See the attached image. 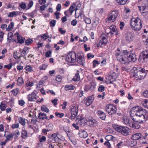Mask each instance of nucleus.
<instances>
[{
	"label": "nucleus",
	"mask_w": 148,
	"mask_h": 148,
	"mask_svg": "<svg viewBox=\"0 0 148 148\" xmlns=\"http://www.w3.org/2000/svg\"><path fill=\"white\" fill-rule=\"evenodd\" d=\"M99 18L98 17H95V18L94 20L93 23L96 25L98 24L99 23Z\"/></svg>",
	"instance_id": "obj_48"
},
{
	"label": "nucleus",
	"mask_w": 148,
	"mask_h": 148,
	"mask_svg": "<svg viewBox=\"0 0 148 148\" xmlns=\"http://www.w3.org/2000/svg\"><path fill=\"white\" fill-rule=\"evenodd\" d=\"M38 118L40 119L44 120L45 119H47L48 117L47 116L46 114L44 113H40L38 114Z\"/></svg>",
	"instance_id": "obj_25"
},
{
	"label": "nucleus",
	"mask_w": 148,
	"mask_h": 148,
	"mask_svg": "<svg viewBox=\"0 0 148 148\" xmlns=\"http://www.w3.org/2000/svg\"><path fill=\"white\" fill-rule=\"evenodd\" d=\"M130 53V52L127 51L126 50L123 51V55H125L127 57V56H128Z\"/></svg>",
	"instance_id": "obj_52"
},
{
	"label": "nucleus",
	"mask_w": 148,
	"mask_h": 148,
	"mask_svg": "<svg viewBox=\"0 0 148 148\" xmlns=\"http://www.w3.org/2000/svg\"><path fill=\"white\" fill-rule=\"evenodd\" d=\"M148 59V50H145L140 54L138 59L139 62L145 63L147 62Z\"/></svg>",
	"instance_id": "obj_6"
},
{
	"label": "nucleus",
	"mask_w": 148,
	"mask_h": 148,
	"mask_svg": "<svg viewBox=\"0 0 148 148\" xmlns=\"http://www.w3.org/2000/svg\"><path fill=\"white\" fill-rule=\"evenodd\" d=\"M21 137L23 138H25L27 137V133L25 130H23L21 133Z\"/></svg>",
	"instance_id": "obj_32"
},
{
	"label": "nucleus",
	"mask_w": 148,
	"mask_h": 148,
	"mask_svg": "<svg viewBox=\"0 0 148 148\" xmlns=\"http://www.w3.org/2000/svg\"><path fill=\"white\" fill-rule=\"evenodd\" d=\"M12 66V64L11 63H10L8 64L5 65H4V67L5 68H7L9 70L11 69Z\"/></svg>",
	"instance_id": "obj_43"
},
{
	"label": "nucleus",
	"mask_w": 148,
	"mask_h": 148,
	"mask_svg": "<svg viewBox=\"0 0 148 148\" xmlns=\"http://www.w3.org/2000/svg\"><path fill=\"white\" fill-rule=\"evenodd\" d=\"M143 95L145 97H148V90L144 91L143 93Z\"/></svg>",
	"instance_id": "obj_64"
},
{
	"label": "nucleus",
	"mask_w": 148,
	"mask_h": 148,
	"mask_svg": "<svg viewBox=\"0 0 148 148\" xmlns=\"http://www.w3.org/2000/svg\"><path fill=\"white\" fill-rule=\"evenodd\" d=\"M96 86V84L95 82H90V85H86L85 86L84 91L86 92L89 90L92 91L95 89Z\"/></svg>",
	"instance_id": "obj_11"
},
{
	"label": "nucleus",
	"mask_w": 148,
	"mask_h": 148,
	"mask_svg": "<svg viewBox=\"0 0 148 148\" xmlns=\"http://www.w3.org/2000/svg\"><path fill=\"white\" fill-rule=\"evenodd\" d=\"M77 56L75 51L69 52L66 56V59L67 62L73 63L76 62Z\"/></svg>",
	"instance_id": "obj_4"
},
{
	"label": "nucleus",
	"mask_w": 148,
	"mask_h": 148,
	"mask_svg": "<svg viewBox=\"0 0 148 148\" xmlns=\"http://www.w3.org/2000/svg\"><path fill=\"white\" fill-rule=\"evenodd\" d=\"M56 21L55 20H52L50 23L49 25L51 27H53L56 24Z\"/></svg>",
	"instance_id": "obj_42"
},
{
	"label": "nucleus",
	"mask_w": 148,
	"mask_h": 148,
	"mask_svg": "<svg viewBox=\"0 0 148 148\" xmlns=\"http://www.w3.org/2000/svg\"><path fill=\"white\" fill-rule=\"evenodd\" d=\"M19 88H16L15 89H13L12 90L11 92L14 96H16L19 92Z\"/></svg>",
	"instance_id": "obj_35"
},
{
	"label": "nucleus",
	"mask_w": 148,
	"mask_h": 148,
	"mask_svg": "<svg viewBox=\"0 0 148 148\" xmlns=\"http://www.w3.org/2000/svg\"><path fill=\"white\" fill-rule=\"evenodd\" d=\"M46 140V138L45 136H42V137L40 138L39 140L40 142H43Z\"/></svg>",
	"instance_id": "obj_62"
},
{
	"label": "nucleus",
	"mask_w": 148,
	"mask_h": 148,
	"mask_svg": "<svg viewBox=\"0 0 148 148\" xmlns=\"http://www.w3.org/2000/svg\"><path fill=\"white\" fill-rule=\"evenodd\" d=\"M33 2L32 1H30L28 5V9H29L30 8L33 6Z\"/></svg>",
	"instance_id": "obj_61"
},
{
	"label": "nucleus",
	"mask_w": 148,
	"mask_h": 148,
	"mask_svg": "<svg viewBox=\"0 0 148 148\" xmlns=\"http://www.w3.org/2000/svg\"><path fill=\"white\" fill-rule=\"evenodd\" d=\"M47 66V65L43 64L39 67V69L40 70H45Z\"/></svg>",
	"instance_id": "obj_46"
},
{
	"label": "nucleus",
	"mask_w": 148,
	"mask_h": 148,
	"mask_svg": "<svg viewBox=\"0 0 148 148\" xmlns=\"http://www.w3.org/2000/svg\"><path fill=\"white\" fill-rule=\"evenodd\" d=\"M14 135L15 134H14L10 133L6 136V138L5 140L7 141L11 140Z\"/></svg>",
	"instance_id": "obj_31"
},
{
	"label": "nucleus",
	"mask_w": 148,
	"mask_h": 148,
	"mask_svg": "<svg viewBox=\"0 0 148 148\" xmlns=\"http://www.w3.org/2000/svg\"><path fill=\"white\" fill-rule=\"evenodd\" d=\"M79 134H83V135L82 136V137L84 138H85L88 136L87 132L86 131L84 130L81 131L79 132Z\"/></svg>",
	"instance_id": "obj_39"
},
{
	"label": "nucleus",
	"mask_w": 148,
	"mask_h": 148,
	"mask_svg": "<svg viewBox=\"0 0 148 148\" xmlns=\"http://www.w3.org/2000/svg\"><path fill=\"white\" fill-rule=\"evenodd\" d=\"M87 120L85 118L83 117L77 123V124H79L82 126H84L87 123Z\"/></svg>",
	"instance_id": "obj_22"
},
{
	"label": "nucleus",
	"mask_w": 148,
	"mask_h": 148,
	"mask_svg": "<svg viewBox=\"0 0 148 148\" xmlns=\"http://www.w3.org/2000/svg\"><path fill=\"white\" fill-rule=\"evenodd\" d=\"M36 94L33 92L28 95V100L29 101H35V100L36 99Z\"/></svg>",
	"instance_id": "obj_18"
},
{
	"label": "nucleus",
	"mask_w": 148,
	"mask_h": 148,
	"mask_svg": "<svg viewBox=\"0 0 148 148\" xmlns=\"http://www.w3.org/2000/svg\"><path fill=\"white\" fill-rule=\"evenodd\" d=\"M118 4L120 5H123L126 3L127 0H115Z\"/></svg>",
	"instance_id": "obj_30"
},
{
	"label": "nucleus",
	"mask_w": 148,
	"mask_h": 148,
	"mask_svg": "<svg viewBox=\"0 0 148 148\" xmlns=\"http://www.w3.org/2000/svg\"><path fill=\"white\" fill-rule=\"evenodd\" d=\"M34 85V83L33 82H30L29 81L26 84V85L27 86H32Z\"/></svg>",
	"instance_id": "obj_50"
},
{
	"label": "nucleus",
	"mask_w": 148,
	"mask_h": 148,
	"mask_svg": "<svg viewBox=\"0 0 148 148\" xmlns=\"http://www.w3.org/2000/svg\"><path fill=\"white\" fill-rule=\"evenodd\" d=\"M14 26V23L13 22L10 23V24L8 26L7 28H6V31H11L13 28Z\"/></svg>",
	"instance_id": "obj_28"
},
{
	"label": "nucleus",
	"mask_w": 148,
	"mask_h": 148,
	"mask_svg": "<svg viewBox=\"0 0 148 148\" xmlns=\"http://www.w3.org/2000/svg\"><path fill=\"white\" fill-rule=\"evenodd\" d=\"M29 49V47H25L23 49V50L21 52L23 53V54H25V55L28 53Z\"/></svg>",
	"instance_id": "obj_33"
},
{
	"label": "nucleus",
	"mask_w": 148,
	"mask_h": 148,
	"mask_svg": "<svg viewBox=\"0 0 148 148\" xmlns=\"http://www.w3.org/2000/svg\"><path fill=\"white\" fill-rule=\"evenodd\" d=\"M75 8V6H73V5H71L70 7L69 10V11L70 13L72 14L74 10H72V9H73Z\"/></svg>",
	"instance_id": "obj_56"
},
{
	"label": "nucleus",
	"mask_w": 148,
	"mask_h": 148,
	"mask_svg": "<svg viewBox=\"0 0 148 148\" xmlns=\"http://www.w3.org/2000/svg\"><path fill=\"white\" fill-rule=\"evenodd\" d=\"M92 63H93V66L94 67H95L96 65H98L100 64L99 62L96 60H93Z\"/></svg>",
	"instance_id": "obj_59"
},
{
	"label": "nucleus",
	"mask_w": 148,
	"mask_h": 148,
	"mask_svg": "<svg viewBox=\"0 0 148 148\" xmlns=\"http://www.w3.org/2000/svg\"><path fill=\"white\" fill-rule=\"evenodd\" d=\"M141 7L143 11L147 10L146 11H148V1H145L143 2L141 4Z\"/></svg>",
	"instance_id": "obj_19"
},
{
	"label": "nucleus",
	"mask_w": 148,
	"mask_h": 148,
	"mask_svg": "<svg viewBox=\"0 0 148 148\" xmlns=\"http://www.w3.org/2000/svg\"><path fill=\"white\" fill-rule=\"evenodd\" d=\"M117 60L122 64H126L128 63L127 58L124 55H121L119 57H117Z\"/></svg>",
	"instance_id": "obj_12"
},
{
	"label": "nucleus",
	"mask_w": 148,
	"mask_h": 148,
	"mask_svg": "<svg viewBox=\"0 0 148 148\" xmlns=\"http://www.w3.org/2000/svg\"><path fill=\"white\" fill-rule=\"evenodd\" d=\"M147 72V70H145L144 69H141L140 70L138 71L136 70L134 71V76L141 80L145 77Z\"/></svg>",
	"instance_id": "obj_3"
},
{
	"label": "nucleus",
	"mask_w": 148,
	"mask_h": 148,
	"mask_svg": "<svg viewBox=\"0 0 148 148\" xmlns=\"http://www.w3.org/2000/svg\"><path fill=\"white\" fill-rule=\"evenodd\" d=\"M142 103L145 108H148V100L145 99L142 102Z\"/></svg>",
	"instance_id": "obj_34"
},
{
	"label": "nucleus",
	"mask_w": 148,
	"mask_h": 148,
	"mask_svg": "<svg viewBox=\"0 0 148 148\" xmlns=\"http://www.w3.org/2000/svg\"><path fill=\"white\" fill-rule=\"evenodd\" d=\"M62 77L60 75H58L56 77V79L57 81L60 82L62 80Z\"/></svg>",
	"instance_id": "obj_53"
},
{
	"label": "nucleus",
	"mask_w": 148,
	"mask_h": 148,
	"mask_svg": "<svg viewBox=\"0 0 148 148\" xmlns=\"http://www.w3.org/2000/svg\"><path fill=\"white\" fill-rule=\"evenodd\" d=\"M134 36L132 33L130 32H127L125 35V39L129 42L132 41L134 39Z\"/></svg>",
	"instance_id": "obj_13"
},
{
	"label": "nucleus",
	"mask_w": 148,
	"mask_h": 148,
	"mask_svg": "<svg viewBox=\"0 0 148 148\" xmlns=\"http://www.w3.org/2000/svg\"><path fill=\"white\" fill-rule=\"evenodd\" d=\"M105 90V87L103 85H100L98 88V91L101 92L104 91Z\"/></svg>",
	"instance_id": "obj_40"
},
{
	"label": "nucleus",
	"mask_w": 148,
	"mask_h": 148,
	"mask_svg": "<svg viewBox=\"0 0 148 148\" xmlns=\"http://www.w3.org/2000/svg\"><path fill=\"white\" fill-rule=\"evenodd\" d=\"M113 136L111 135H107L105 137V139L108 141H110L111 142H112V140H111L110 139H112V138Z\"/></svg>",
	"instance_id": "obj_47"
},
{
	"label": "nucleus",
	"mask_w": 148,
	"mask_h": 148,
	"mask_svg": "<svg viewBox=\"0 0 148 148\" xmlns=\"http://www.w3.org/2000/svg\"><path fill=\"white\" fill-rule=\"evenodd\" d=\"M130 25L132 29L136 31H139L142 27L141 20L138 17L132 18L130 20Z\"/></svg>",
	"instance_id": "obj_2"
},
{
	"label": "nucleus",
	"mask_w": 148,
	"mask_h": 148,
	"mask_svg": "<svg viewBox=\"0 0 148 148\" xmlns=\"http://www.w3.org/2000/svg\"><path fill=\"white\" fill-rule=\"evenodd\" d=\"M97 114L98 115L99 118L102 120H105L106 118V114L100 110H98Z\"/></svg>",
	"instance_id": "obj_17"
},
{
	"label": "nucleus",
	"mask_w": 148,
	"mask_h": 148,
	"mask_svg": "<svg viewBox=\"0 0 148 148\" xmlns=\"http://www.w3.org/2000/svg\"><path fill=\"white\" fill-rule=\"evenodd\" d=\"M130 112L131 117L134 122L142 123L147 120L148 117L147 112L139 106L133 107Z\"/></svg>",
	"instance_id": "obj_1"
},
{
	"label": "nucleus",
	"mask_w": 148,
	"mask_h": 148,
	"mask_svg": "<svg viewBox=\"0 0 148 148\" xmlns=\"http://www.w3.org/2000/svg\"><path fill=\"white\" fill-rule=\"evenodd\" d=\"M20 120H19V123L21 124L22 125H25V120L23 119L22 117L20 118Z\"/></svg>",
	"instance_id": "obj_55"
},
{
	"label": "nucleus",
	"mask_w": 148,
	"mask_h": 148,
	"mask_svg": "<svg viewBox=\"0 0 148 148\" xmlns=\"http://www.w3.org/2000/svg\"><path fill=\"white\" fill-rule=\"evenodd\" d=\"M58 100L56 98L54 99L51 100V102L53 103L54 106H56L57 104V102L58 101Z\"/></svg>",
	"instance_id": "obj_51"
},
{
	"label": "nucleus",
	"mask_w": 148,
	"mask_h": 148,
	"mask_svg": "<svg viewBox=\"0 0 148 148\" xmlns=\"http://www.w3.org/2000/svg\"><path fill=\"white\" fill-rule=\"evenodd\" d=\"M136 140H132L130 141V143L131 146H134L136 144Z\"/></svg>",
	"instance_id": "obj_54"
},
{
	"label": "nucleus",
	"mask_w": 148,
	"mask_h": 148,
	"mask_svg": "<svg viewBox=\"0 0 148 148\" xmlns=\"http://www.w3.org/2000/svg\"><path fill=\"white\" fill-rule=\"evenodd\" d=\"M18 84L19 86H21L23 84H24V82L23 81V79L22 77H18L17 80Z\"/></svg>",
	"instance_id": "obj_27"
},
{
	"label": "nucleus",
	"mask_w": 148,
	"mask_h": 148,
	"mask_svg": "<svg viewBox=\"0 0 148 148\" xmlns=\"http://www.w3.org/2000/svg\"><path fill=\"white\" fill-rule=\"evenodd\" d=\"M114 127L118 132L121 133L124 136H127L129 134V128L127 127L116 125H114Z\"/></svg>",
	"instance_id": "obj_5"
},
{
	"label": "nucleus",
	"mask_w": 148,
	"mask_h": 148,
	"mask_svg": "<svg viewBox=\"0 0 148 148\" xmlns=\"http://www.w3.org/2000/svg\"><path fill=\"white\" fill-rule=\"evenodd\" d=\"M75 87L72 85H66L64 89L66 90L74 89Z\"/></svg>",
	"instance_id": "obj_26"
},
{
	"label": "nucleus",
	"mask_w": 148,
	"mask_h": 148,
	"mask_svg": "<svg viewBox=\"0 0 148 148\" xmlns=\"http://www.w3.org/2000/svg\"><path fill=\"white\" fill-rule=\"evenodd\" d=\"M79 74V71L77 70V73L72 79V80L75 82L79 81L80 80V77Z\"/></svg>",
	"instance_id": "obj_24"
},
{
	"label": "nucleus",
	"mask_w": 148,
	"mask_h": 148,
	"mask_svg": "<svg viewBox=\"0 0 148 148\" xmlns=\"http://www.w3.org/2000/svg\"><path fill=\"white\" fill-rule=\"evenodd\" d=\"M18 14V12L17 11H13L10 12L9 14L8 17H12L14 15L16 16Z\"/></svg>",
	"instance_id": "obj_38"
},
{
	"label": "nucleus",
	"mask_w": 148,
	"mask_h": 148,
	"mask_svg": "<svg viewBox=\"0 0 148 148\" xmlns=\"http://www.w3.org/2000/svg\"><path fill=\"white\" fill-rule=\"evenodd\" d=\"M33 42V40L30 38H29L25 40V44L26 45H29L31 44Z\"/></svg>",
	"instance_id": "obj_37"
},
{
	"label": "nucleus",
	"mask_w": 148,
	"mask_h": 148,
	"mask_svg": "<svg viewBox=\"0 0 148 148\" xmlns=\"http://www.w3.org/2000/svg\"><path fill=\"white\" fill-rule=\"evenodd\" d=\"M16 35L18 42L20 44H22L24 42V40L23 38L21 37L19 34L16 33L15 34Z\"/></svg>",
	"instance_id": "obj_23"
},
{
	"label": "nucleus",
	"mask_w": 148,
	"mask_h": 148,
	"mask_svg": "<svg viewBox=\"0 0 148 148\" xmlns=\"http://www.w3.org/2000/svg\"><path fill=\"white\" fill-rule=\"evenodd\" d=\"M93 100V98L91 96H89L85 100V103L86 106H89L92 103Z\"/></svg>",
	"instance_id": "obj_21"
},
{
	"label": "nucleus",
	"mask_w": 148,
	"mask_h": 148,
	"mask_svg": "<svg viewBox=\"0 0 148 148\" xmlns=\"http://www.w3.org/2000/svg\"><path fill=\"white\" fill-rule=\"evenodd\" d=\"M142 134L140 133H136L132 135L131 139L133 140H136L141 138Z\"/></svg>",
	"instance_id": "obj_20"
},
{
	"label": "nucleus",
	"mask_w": 148,
	"mask_h": 148,
	"mask_svg": "<svg viewBox=\"0 0 148 148\" xmlns=\"http://www.w3.org/2000/svg\"><path fill=\"white\" fill-rule=\"evenodd\" d=\"M83 117H82L80 116H78L76 119L75 121L77 123H78L80 121V120L83 118Z\"/></svg>",
	"instance_id": "obj_60"
},
{
	"label": "nucleus",
	"mask_w": 148,
	"mask_h": 148,
	"mask_svg": "<svg viewBox=\"0 0 148 148\" xmlns=\"http://www.w3.org/2000/svg\"><path fill=\"white\" fill-rule=\"evenodd\" d=\"M25 69L27 71L31 72L32 71V69L29 65L25 67Z\"/></svg>",
	"instance_id": "obj_41"
},
{
	"label": "nucleus",
	"mask_w": 148,
	"mask_h": 148,
	"mask_svg": "<svg viewBox=\"0 0 148 148\" xmlns=\"http://www.w3.org/2000/svg\"><path fill=\"white\" fill-rule=\"evenodd\" d=\"M55 114L57 117H59L60 118H61L64 115V114L63 113L56 112L55 113Z\"/></svg>",
	"instance_id": "obj_44"
},
{
	"label": "nucleus",
	"mask_w": 148,
	"mask_h": 148,
	"mask_svg": "<svg viewBox=\"0 0 148 148\" xmlns=\"http://www.w3.org/2000/svg\"><path fill=\"white\" fill-rule=\"evenodd\" d=\"M51 51H49L46 53L45 56L47 57H49L51 56Z\"/></svg>",
	"instance_id": "obj_57"
},
{
	"label": "nucleus",
	"mask_w": 148,
	"mask_h": 148,
	"mask_svg": "<svg viewBox=\"0 0 148 148\" xmlns=\"http://www.w3.org/2000/svg\"><path fill=\"white\" fill-rule=\"evenodd\" d=\"M127 62H134L137 60L136 54L133 53H130L128 56H127Z\"/></svg>",
	"instance_id": "obj_14"
},
{
	"label": "nucleus",
	"mask_w": 148,
	"mask_h": 148,
	"mask_svg": "<svg viewBox=\"0 0 148 148\" xmlns=\"http://www.w3.org/2000/svg\"><path fill=\"white\" fill-rule=\"evenodd\" d=\"M41 109L42 111L47 113L49 112V110L48 108L44 105L42 106L41 107Z\"/></svg>",
	"instance_id": "obj_36"
},
{
	"label": "nucleus",
	"mask_w": 148,
	"mask_h": 148,
	"mask_svg": "<svg viewBox=\"0 0 148 148\" xmlns=\"http://www.w3.org/2000/svg\"><path fill=\"white\" fill-rule=\"evenodd\" d=\"M118 14L117 11L116 10L113 11L108 15V18L106 19V21L107 22H114L118 16Z\"/></svg>",
	"instance_id": "obj_7"
},
{
	"label": "nucleus",
	"mask_w": 148,
	"mask_h": 148,
	"mask_svg": "<svg viewBox=\"0 0 148 148\" xmlns=\"http://www.w3.org/2000/svg\"><path fill=\"white\" fill-rule=\"evenodd\" d=\"M130 126L131 127L135 129H138L140 126V125L134 123L130 124Z\"/></svg>",
	"instance_id": "obj_29"
},
{
	"label": "nucleus",
	"mask_w": 148,
	"mask_h": 148,
	"mask_svg": "<svg viewBox=\"0 0 148 148\" xmlns=\"http://www.w3.org/2000/svg\"><path fill=\"white\" fill-rule=\"evenodd\" d=\"M85 22L87 24H90L91 23L90 19L88 18H86L84 20Z\"/></svg>",
	"instance_id": "obj_49"
},
{
	"label": "nucleus",
	"mask_w": 148,
	"mask_h": 148,
	"mask_svg": "<svg viewBox=\"0 0 148 148\" xmlns=\"http://www.w3.org/2000/svg\"><path fill=\"white\" fill-rule=\"evenodd\" d=\"M109 28L110 31L109 33H111L112 34L114 35H117L118 34L117 29L115 25H112L110 26Z\"/></svg>",
	"instance_id": "obj_16"
},
{
	"label": "nucleus",
	"mask_w": 148,
	"mask_h": 148,
	"mask_svg": "<svg viewBox=\"0 0 148 148\" xmlns=\"http://www.w3.org/2000/svg\"><path fill=\"white\" fill-rule=\"evenodd\" d=\"M117 110V108L112 104L108 105L106 107V110L110 115H112L116 113Z\"/></svg>",
	"instance_id": "obj_9"
},
{
	"label": "nucleus",
	"mask_w": 148,
	"mask_h": 148,
	"mask_svg": "<svg viewBox=\"0 0 148 148\" xmlns=\"http://www.w3.org/2000/svg\"><path fill=\"white\" fill-rule=\"evenodd\" d=\"M6 107V105L2 103H1L0 105V109L2 111H4Z\"/></svg>",
	"instance_id": "obj_45"
},
{
	"label": "nucleus",
	"mask_w": 148,
	"mask_h": 148,
	"mask_svg": "<svg viewBox=\"0 0 148 148\" xmlns=\"http://www.w3.org/2000/svg\"><path fill=\"white\" fill-rule=\"evenodd\" d=\"M104 145H107L108 148H110L111 145L110 142L108 141L105 142L104 143Z\"/></svg>",
	"instance_id": "obj_63"
},
{
	"label": "nucleus",
	"mask_w": 148,
	"mask_h": 148,
	"mask_svg": "<svg viewBox=\"0 0 148 148\" xmlns=\"http://www.w3.org/2000/svg\"><path fill=\"white\" fill-rule=\"evenodd\" d=\"M76 62L84 66L85 62V59L83 53L81 52H78L76 57Z\"/></svg>",
	"instance_id": "obj_8"
},
{
	"label": "nucleus",
	"mask_w": 148,
	"mask_h": 148,
	"mask_svg": "<svg viewBox=\"0 0 148 148\" xmlns=\"http://www.w3.org/2000/svg\"><path fill=\"white\" fill-rule=\"evenodd\" d=\"M78 106H74L73 108H71V119H75L77 115L78 112Z\"/></svg>",
	"instance_id": "obj_10"
},
{
	"label": "nucleus",
	"mask_w": 148,
	"mask_h": 148,
	"mask_svg": "<svg viewBox=\"0 0 148 148\" xmlns=\"http://www.w3.org/2000/svg\"><path fill=\"white\" fill-rule=\"evenodd\" d=\"M19 125L18 123L14 124L12 125L11 127L13 129H14L16 128H18L19 127Z\"/></svg>",
	"instance_id": "obj_58"
},
{
	"label": "nucleus",
	"mask_w": 148,
	"mask_h": 148,
	"mask_svg": "<svg viewBox=\"0 0 148 148\" xmlns=\"http://www.w3.org/2000/svg\"><path fill=\"white\" fill-rule=\"evenodd\" d=\"M107 42L108 40L106 37H103L100 40L99 42L97 44V47H99L100 46L103 47V45L105 46L106 44H107Z\"/></svg>",
	"instance_id": "obj_15"
}]
</instances>
